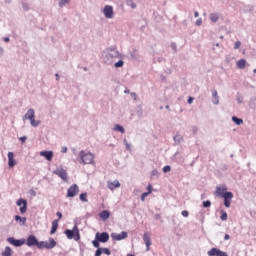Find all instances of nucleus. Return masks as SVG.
Returning a JSON list of instances; mask_svg holds the SVG:
<instances>
[{"mask_svg":"<svg viewBox=\"0 0 256 256\" xmlns=\"http://www.w3.org/2000/svg\"><path fill=\"white\" fill-rule=\"evenodd\" d=\"M94 161H95V158L93 157V153L91 152L85 153L84 150L79 152L78 154L79 163H82L83 165H92Z\"/></svg>","mask_w":256,"mask_h":256,"instance_id":"nucleus-1","label":"nucleus"},{"mask_svg":"<svg viewBox=\"0 0 256 256\" xmlns=\"http://www.w3.org/2000/svg\"><path fill=\"white\" fill-rule=\"evenodd\" d=\"M102 59L105 65H113L115 63V59H123V54H121L120 52H107Z\"/></svg>","mask_w":256,"mask_h":256,"instance_id":"nucleus-2","label":"nucleus"},{"mask_svg":"<svg viewBox=\"0 0 256 256\" xmlns=\"http://www.w3.org/2000/svg\"><path fill=\"white\" fill-rule=\"evenodd\" d=\"M64 235H66L67 239H74V241H79L81 239V234L79 233V227H77V224H75L71 230L66 229L64 231Z\"/></svg>","mask_w":256,"mask_h":256,"instance_id":"nucleus-3","label":"nucleus"},{"mask_svg":"<svg viewBox=\"0 0 256 256\" xmlns=\"http://www.w3.org/2000/svg\"><path fill=\"white\" fill-rule=\"evenodd\" d=\"M57 247V242L53 238H49V241H40L38 249H55Z\"/></svg>","mask_w":256,"mask_h":256,"instance_id":"nucleus-4","label":"nucleus"},{"mask_svg":"<svg viewBox=\"0 0 256 256\" xmlns=\"http://www.w3.org/2000/svg\"><path fill=\"white\" fill-rule=\"evenodd\" d=\"M221 199H224L225 207H231V201L233 200V193H217L216 194Z\"/></svg>","mask_w":256,"mask_h":256,"instance_id":"nucleus-5","label":"nucleus"},{"mask_svg":"<svg viewBox=\"0 0 256 256\" xmlns=\"http://www.w3.org/2000/svg\"><path fill=\"white\" fill-rule=\"evenodd\" d=\"M39 239L35 235H29L25 240L27 247H37L39 249Z\"/></svg>","mask_w":256,"mask_h":256,"instance_id":"nucleus-6","label":"nucleus"},{"mask_svg":"<svg viewBox=\"0 0 256 256\" xmlns=\"http://www.w3.org/2000/svg\"><path fill=\"white\" fill-rule=\"evenodd\" d=\"M103 15L106 19H113V15H115V12L113 11V6L111 5L104 6Z\"/></svg>","mask_w":256,"mask_h":256,"instance_id":"nucleus-7","label":"nucleus"},{"mask_svg":"<svg viewBox=\"0 0 256 256\" xmlns=\"http://www.w3.org/2000/svg\"><path fill=\"white\" fill-rule=\"evenodd\" d=\"M7 242L10 243V245H13L14 247H22V245H25V239H15L14 237L7 238Z\"/></svg>","mask_w":256,"mask_h":256,"instance_id":"nucleus-8","label":"nucleus"},{"mask_svg":"<svg viewBox=\"0 0 256 256\" xmlns=\"http://www.w3.org/2000/svg\"><path fill=\"white\" fill-rule=\"evenodd\" d=\"M208 256H229V254H227V252H223L221 249L219 248H211L208 252H207Z\"/></svg>","mask_w":256,"mask_h":256,"instance_id":"nucleus-9","label":"nucleus"},{"mask_svg":"<svg viewBox=\"0 0 256 256\" xmlns=\"http://www.w3.org/2000/svg\"><path fill=\"white\" fill-rule=\"evenodd\" d=\"M16 205L20 207V213L24 215V213H27V200L20 198L17 200Z\"/></svg>","mask_w":256,"mask_h":256,"instance_id":"nucleus-10","label":"nucleus"},{"mask_svg":"<svg viewBox=\"0 0 256 256\" xmlns=\"http://www.w3.org/2000/svg\"><path fill=\"white\" fill-rule=\"evenodd\" d=\"M53 173L54 175H57L58 177H60L62 181H67V171L62 167L56 168V170H54Z\"/></svg>","mask_w":256,"mask_h":256,"instance_id":"nucleus-11","label":"nucleus"},{"mask_svg":"<svg viewBox=\"0 0 256 256\" xmlns=\"http://www.w3.org/2000/svg\"><path fill=\"white\" fill-rule=\"evenodd\" d=\"M127 232L122 231L120 234H117L115 232L111 233V238L113 241H123V239H127Z\"/></svg>","mask_w":256,"mask_h":256,"instance_id":"nucleus-12","label":"nucleus"},{"mask_svg":"<svg viewBox=\"0 0 256 256\" xmlns=\"http://www.w3.org/2000/svg\"><path fill=\"white\" fill-rule=\"evenodd\" d=\"M95 237L100 243H107V241H109V234L107 232H98L96 233Z\"/></svg>","mask_w":256,"mask_h":256,"instance_id":"nucleus-13","label":"nucleus"},{"mask_svg":"<svg viewBox=\"0 0 256 256\" xmlns=\"http://www.w3.org/2000/svg\"><path fill=\"white\" fill-rule=\"evenodd\" d=\"M17 165V161H15V154L13 152H8V167L13 169Z\"/></svg>","mask_w":256,"mask_h":256,"instance_id":"nucleus-14","label":"nucleus"},{"mask_svg":"<svg viewBox=\"0 0 256 256\" xmlns=\"http://www.w3.org/2000/svg\"><path fill=\"white\" fill-rule=\"evenodd\" d=\"M143 241L146 245V251H150V249H151V236L149 235V232L144 233Z\"/></svg>","mask_w":256,"mask_h":256,"instance_id":"nucleus-15","label":"nucleus"},{"mask_svg":"<svg viewBox=\"0 0 256 256\" xmlns=\"http://www.w3.org/2000/svg\"><path fill=\"white\" fill-rule=\"evenodd\" d=\"M41 157H45L48 161H53V151L44 150L40 152Z\"/></svg>","mask_w":256,"mask_h":256,"instance_id":"nucleus-16","label":"nucleus"},{"mask_svg":"<svg viewBox=\"0 0 256 256\" xmlns=\"http://www.w3.org/2000/svg\"><path fill=\"white\" fill-rule=\"evenodd\" d=\"M23 119H28L29 121H33V119H35V110L33 108H30L24 115Z\"/></svg>","mask_w":256,"mask_h":256,"instance_id":"nucleus-17","label":"nucleus"},{"mask_svg":"<svg viewBox=\"0 0 256 256\" xmlns=\"http://www.w3.org/2000/svg\"><path fill=\"white\" fill-rule=\"evenodd\" d=\"M212 103L213 105H219V94L216 89L212 90Z\"/></svg>","mask_w":256,"mask_h":256,"instance_id":"nucleus-18","label":"nucleus"},{"mask_svg":"<svg viewBox=\"0 0 256 256\" xmlns=\"http://www.w3.org/2000/svg\"><path fill=\"white\" fill-rule=\"evenodd\" d=\"M58 228H59V220H53L52 227L50 230V235H55V233H57Z\"/></svg>","mask_w":256,"mask_h":256,"instance_id":"nucleus-19","label":"nucleus"},{"mask_svg":"<svg viewBox=\"0 0 256 256\" xmlns=\"http://www.w3.org/2000/svg\"><path fill=\"white\" fill-rule=\"evenodd\" d=\"M99 217L100 219H102V221H107V219L111 217V213L109 212V210H104L100 212Z\"/></svg>","mask_w":256,"mask_h":256,"instance_id":"nucleus-20","label":"nucleus"},{"mask_svg":"<svg viewBox=\"0 0 256 256\" xmlns=\"http://www.w3.org/2000/svg\"><path fill=\"white\" fill-rule=\"evenodd\" d=\"M174 142H175V145H181V143H183V141H185V139L183 138V135L181 134H176L174 137Z\"/></svg>","mask_w":256,"mask_h":256,"instance_id":"nucleus-21","label":"nucleus"},{"mask_svg":"<svg viewBox=\"0 0 256 256\" xmlns=\"http://www.w3.org/2000/svg\"><path fill=\"white\" fill-rule=\"evenodd\" d=\"M215 193H231L230 191H227V186L225 184L217 186Z\"/></svg>","mask_w":256,"mask_h":256,"instance_id":"nucleus-22","label":"nucleus"},{"mask_svg":"<svg viewBox=\"0 0 256 256\" xmlns=\"http://www.w3.org/2000/svg\"><path fill=\"white\" fill-rule=\"evenodd\" d=\"M15 221H17V222L19 223V225L25 226L26 223H27V218L21 217V216H19V215H16V216H15Z\"/></svg>","mask_w":256,"mask_h":256,"instance_id":"nucleus-23","label":"nucleus"},{"mask_svg":"<svg viewBox=\"0 0 256 256\" xmlns=\"http://www.w3.org/2000/svg\"><path fill=\"white\" fill-rule=\"evenodd\" d=\"M67 193H79V186L77 184H73L68 188Z\"/></svg>","mask_w":256,"mask_h":256,"instance_id":"nucleus-24","label":"nucleus"},{"mask_svg":"<svg viewBox=\"0 0 256 256\" xmlns=\"http://www.w3.org/2000/svg\"><path fill=\"white\" fill-rule=\"evenodd\" d=\"M2 256H11L13 255V250L11 249V247L6 246L4 251L1 253Z\"/></svg>","mask_w":256,"mask_h":256,"instance_id":"nucleus-25","label":"nucleus"},{"mask_svg":"<svg viewBox=\"0 0 256 256\" xmlns=\"http://www.w3.org/2000/svg\"><path fill=\"white\" fill-rule=\"evenodd\" d=\"M109 189L113 191V189H117V187H121V183L118 180H114L112 183L108 184Z\"/></svg>","mask_w":256,"mask_h":256,"instance_id":"nucleus-26","label":"nucleus"},{"mask_svg":"<svg viewBox=\"0 0 256 256\" xmlns=\"http://www.w3.org/2000/svg\"><path fill=\"white\" fill-rule=\"evenodd\" d=\"M246 64H247V61L245 59H240L236 63L238 69H245Z\"/></svg>","mask_w":256,"mask_h":256,"instance_id":"nucleus-27","label":"nucleus"},{"mask_svg":"<svg viewBox=\"0 0 256 256\" xmlns=\"http://www.w3.org/2000/svg\"><path fill=\"white\" fill-rule=\"evenodd\" d=\"M117 62L114 63L115 69H121L125 65V61H123V58H119Z\"/></svg>","mask_w":256,"mask_h":256,"instance_id":"nucleus-28","label":"nucleus"},{"mask_svg":"<svg viewBox=\"0 0 256 256\" xmlns=\"http://www.w3.org/2000/svg\"><path fill=\"white\" fill-rule=\"evenodd\" d=\"M113 129L119 133H125V128L120 124H115Z\"/></svg>","mask_w":256,"mask_h":256,"instance_id":"nucleus-29","label":"nucleus"},{"mask_svg":"<svg viewBox=\"0 0 256 256\" xmlns=\"http://www.w3.org/2000/svg\"><path fill=\"white\" fill-rule=\"evenodd\" d=\"M210 21H212V23H217V21H219V14L211 13L210 14Z\"/></svg>","mask_w":256,"mask_h":256,"instance_id":"nucleus-30","label":"nucleus"},{"mask_svg":"<svg viewBox=\"0 0 256 256\" xmlns=\"http://www.w3.org/2000/svg\"><path fill=\"white\" fill-rule=\"evenodd\" d=\"M232 121H233V123H235V125H243V119H241L237 116H233Z\"/></svg>","mask_w":256,"mask_h":256,"instance_id":"nucleus-31","label":"nucleus"},{"mask_svg":"<svg viewBox=\"0 0 256 256\" xmlns=\"http://www.w3.org/2000/svg\"><path fill=\"white\" fill-rule=\"evenodd\" d=\"M126 5L131 7V9H137V4H135L133 0H126Z\"/></svg>","mask_w":256,"mask_h":256,"instance_id":"nucleus-32","label":"nucleus"},{"mask_svg":"<svg viewBox=\"0 0 256 256\" xmlns=\"http://www.w3.org/2000/svg\"><path fill=\"white\" fill-rule=\"evenodd\" d=\"M30 125L32 127H39L41 125V121L35 120V118H34V119L30 120Z\"/></svg>","mask_w":256,"mask_h":256,"instance_id":"nucleus-33","label":"nucleus"},{"mask_svg":"<svg viewBox=\"0 0 256 256\" xmlns=\"http://www.w3.org/2000/svg\"><path fill=\"white\" fill-rule=\"evenodd\" d=\"M151 179H159V171H157V170H152L151 171Z\"/></svg>","mask_w":256,"mask_h":256,"instance_id":"nucleus-34","label":"nucleus"},{"mask_svg":"<svg viewBox=\"0 0 256 256\" xmlns=\"http://www.w3.org/2000/svg\"><path fill=\"white\" fill-rule=\"evenodd\" d=\"M99 243H101V242H100L96 237H95V239L92 241V245H93V247H95L96 249H101Z\"/></svg>","mask_w":256,"mask_h":256,"instance_id":"nucleus-35","label":"nucleus"},{"mask_svg":"<svg viewBox=\"0 0 256 256\" xmlns=\"http://www.w3.org/2000/svg\"><path fill=\"white\" fill-rule=\"evenodd\" d=\"M69 3H71V0H60L59 7H65V5H69Z\"/></svg>","mask_w":256,"mask_h":256,"instance_id":"nucleus-36","label":"nucleus"},{"mask_svg":"<svg viewBox=\"0 0 256 256\" xmlns=\"http://www.w3.org/2000/svg\"><path fill=\"white\" fill-rule=\"evenodd\" d=\"M107 51H108V53H119V50H117V47H115V46H111V47H109V48H107Z\"/></svg>","mask_w":256,"mask_h":256,"instance_id":"nucleus-37","label":"nucleus"},{"mask_svg":"<svg viewBox=\"0 0 256 256\" xmlns=\"http://www.w3.org/2000/svg\"><path fill=\"white\" fill-rule=\"evenodd\" d=\"M221 221H227V213L225 210H221V216H220Z\"/></svg>","mask_w":256,"mask_h":256,"instance_id":"nucleus-38","label":"nucleus"},{"mask_svg":"<svg viewBox=\"0 0 256 256\" xmlns=\"http://www.w3.org/2000/svg\"><path fill=\"white\" fill-rule=\"evenodd\" d=\"M80 201H83V203H87V193L80 194Z\"/></svg>","mask_w":256,"mask_h":256,"instance_id":"nucleus-39","label":"nucleus"},{"mask_svg":"<svg viewBox=\"0 0 256 256\" xmlns=\"http://www.w3.org/2000/svg\"><path fill=\"white\" fill-rule=\"evenodd\" d=\"M123 143H124L127 151H131V144H129V142H127L126 138L123 139Z\"/></svg>","mask_w":256,"mask_h":256,"instance_id":"nucleus-40","label":"nucleus"},{"mask_svg":"<svg viewBox=\"0 0 256 256\" xmlns=\"http://www.w3.org/2000/svg\"><path fill=\"white\" fill-rule=\"evenodd\" d=\"M22 9H24V11H29L30 6L27 2H23L22 3Z\"/></svg>","mask_w":256,"mask_h":256,"instance_id":"nucleus-41","label":"nucleus"},{"mask_svg":"<svg viewBox=\"0 0 256 256\" xmlns=\"http://www.w3.org/2000/svg\"><path fill=\"white\" fill-rule=\"evenodd\" d=\"M203 207H204L205 209L211 207V202H210L209 200L203 201Z\"/></svg>","mask_w":256,"mask_h":256,"instance_id":"nucleus-42","label":"nucleus"},{"mask_svg":"<svg viewBox=\"0 0 256 256\" xmlns=\"http://www.w3.org/2000/svg\"><path fill=\"white\" fill-rule=\"evenodd\" d=\"M195 25L197 27H201V25H203V19L202 18L197 19L196 22H195Z\"/></svg>","mask_w":256,"mask_h":256,"instance_id":"nucleus-43","label":"nucleus"},{"mask_svg":"<svg viewBox=\"0 0 256 256\" xmlns=\"http://www.w3.org/2000/svg\"><path fill=\"white\" fill-rule=\"evenodd\" d=\"M102 253H104V255H111V250H109V248H102Z\"/></svg>","mask_w":256,"mask_h":256,"instance_id":"nucleus-44","label":"nucleus"},{"mask_svg":"<svg viewBox=\"0 0 256 256\" xmlns=\"http://www.w3.org/2000/svg\"><path fill=\"white\" fill-rule=\"evenodd\" d=\"M103 255V250L102 248H97L96 252H95V256H101Z\"/></svg>","mask_w":256,"mask_h":256,"instance_id":"nucleus-45","label":"nucleus"},{"mask_svg":"<svg viewBox=\"0 0 256 256\" xmlns=\"http://www.w3.org/2000/svg\"><path fill=\"white\" fill-rule=\"evenodd\" d=\"M169 171H171V166L166 165L163 167V173H169Z\"/></svg>","mask_w":256,"mask_h":256,"instance_id":"nucleus-46","label":"nucleus"},{"mask_svg":"<svg viewBox=\"0 0 256 256\" xmlns=\"http://www.w3.org/2000/svg\"><path fill=\"white\" fill-rule=\"evenodd\" d=\"M170 47H171V50H172V51L177 52V44H176L175 42H172L171 45H170Z\"/></svg>","mask_w":256,"mask_h":256,"instance_id":"nucleus-47","label":"nucleus"},{"mask_svg":"<svg viewBox=\"0 0 256 256\" xmlns=\"http://www.w3.org/2000/svg\"><path fill=\"white\" fill-rule=\"evenodd\" d=\"M241 47V41H236L234 44V49H239Z\"/></svg>","mask_w":256,"mask_h":256,"instance_id":"nucleus-48","label":"nucleus"},{"mask_svg":"<svg viewBox=\"0 0 256 256\" xmlns=\"http://www.w3.org/2000/svg\"><path fill=\"white\" fill-rule=\"evenodd\" d=\"M182 217H189V211L184 210L181 212Z\"/></svg>","mask_w":256,"mask_h":256,"instance_id":"nucleus-49","label":"nucleus"},{"mask_svg":"<svg viewBox=\"0 0 256 256\" xmlns=\"http://www.w3.org/2000/svg\"><path fill=\"white\" fill-rule=\"evenodd\" d=\"M76 195H77V193H67L66 197L72 199Z\"/></svg>","mask_w":256,"mask_h":256,"instance_id":"nucleus-50","label":"nucleus"},{"mask_svg":"<svg viewBox=\"0 0 256 256\" xmlns=\"http://www.w3.org/2000/svg\"><path fill=\"white\" fill-rule=\"evenodd\" d=\"M149 193H142L141 201H145V198L148 197Z\"/></svg>","mask_w":256,"mask_h":256,"instance_id":"nucleus-51","label":"nucleus"},{"mask_svg":"<svg viewBox=\"0 0 256 256\" xmlns=\"http://www.w3.org/2000/svg\"><path fill=\"white\" fill-rule=\"evenodd\" d=\"M147 191H148V193H152L153 192V186L151 184H149L147 186Z\"/></svg>","mask_w":256,"mask_h":256,"instance_id":"nucleus-52","label":"nucleus"},{"mask_svg":"<svg viewBox=\"0 0 256 256\" xmlns=\"http://www.w3.org/2000/svg\"><path fill=\"white\" fill-rule=\"evenodd\" d=\"M19 140L21 141V143H25V141H27V136H22L19 138Z\"/></svg>","mask_w":256,"mask_h":256,"instance_id":"nucleus-53","label":"nucleus"},{"mask_svg":"<svg viewBox=\"0 0 256 256\" xmlns=\"http://www.w3.org/2000/svg\"><path fill=\"white\" fill-rule=\"evenodd\" d=\"M236 101L241 105V103H243V98L237 96Z\"/></svg>","mask_w":256,"mask_h":256,"instance_id":"nucleus-54","label":"nucleus"},{"mask_svg":"<svg viewBox=\"0 0 256 256\" xmlns=\"http://www.w3.org/2000/svg\"><path fill=\"white\" fill-rule=\"evenodd\" d=\"M194 99H195V98H193V97H189L188 100H187V103H188L189 105H191V103H193Z\"/></svg>","mask_w":256,"mask_h":256,"instance_id":"nucleus-55","label":"nucleus"},{"mask_svg":"<svg viewBox=\"0 0 256 256\" xmlns=\"http://www.w3.org/2000/svg\"><path fill=\"white\" fill-rule=\"evenodd\" d=\"M221 169L222 171H227L229 167L227 166V164H223Z\"/></svg>","mask_w":256,"mask_h":256,"instance_id":"nucleus-56","label":"nucleus"},{"mask_svg":"<svg viewBox=\"0 0 256 256\" xmlns=\"http://www.w3.org/2000/svg\"><path fill=\"white\" fill-rule=\"evenodd\" d=\"M56 215L58 216V221L63 218V214L61 212H56Z\"/></svg>","mask_w":256,"mask_h":256,"instance_id":"nucleus-57","label":"nucleus"},{"mask_svg":"<svg viewBox=\"0 0 256 256\" xmlns=\"http://www.w3.org/2000/svg\"><path fill=\"white\" fill-rule=\"evenodd\" d=\"M229 239H231V236H229V234H226L224 236V241H229Z\"/></svg>","mask_w":256,"mask_h":256,"instance_id":"nucleus-58","label":"nucleus"},{"mask_svg":"<svg viewBox=\"0 0 256 256\" xmlns=\"http://www.w3.org/2000/svg\"><path fill=\"white\" fill-rule=\"evenodd\" d=\"M61 152H62V153H67V147H66V146H63Z\"/></svg>","mask_w":256,"mask_h":256,"instance_id":"nucleus-59","label":"nucleus"},{"mask_svg":"<svg viewBox=\"0 0 256 256\" xmlns=\"http://www.w3.org/2000/svg\"><path fill=\"white\" fill-rule=\"evenodd\" d=\"M160 79H161V81H167V77H165L164 75H161Z\"/></svg>","mask_w":256,"mask_h":256,"instance_id":"nucleus-60","label":"nucleus"},{"mask_svg":"<svg viewBox=\"0 0 256 256\" xmlns=\"http://www.w3.org/2000/svg\"><path fill=\"white\" fill-rule=\"evenodd\" d=\"M154 219H156V220H159V219H161V215H159V214H156V215L154 216Z\"/></svg>","mask_w":256,"mask_h":256,"instance_id":"nucleus-61","label":"nucleus"},{"mask_svg":"<svg viewBox=\"0 0 256 256\" xmlns=\"http://www.w3.org/2000/svg\"><path fill=\"white\" fill-rule=\"evenodd\" d=\"M3 53H4L3 47H0V57H3Z\"/></svg>","mask_w":256,"mask_h":256,"instance_id":"nucleus-62","label":"nucleus"},{"mask_svg":"<svg viewBox=\"0 0 256 256\" xmlns=\"http://www.w3.org/2000/svg\"><path fill=\"white\" fill-rule=\"evenodd\" d=\"M137 113H138V115H139L140 117H142V115H143V110H140V111H138Z\"/></svg>","mask_w":256,"mask_h":256,"instance_id":"nucleus-63","label":"nucleus"},{"mask_svg":"<svg viewBox=\"0 0 256 256\" xmlns=\"http://www.w3.org/2000/svg\"><path fill=\"white\" fill-rule=\"evenodd\" d=\"M194 17H199V13L197 11L194 12Z\"/></svg>","mask_w":256,"mask_h":256,"instance_id":"nucleus-64","label":"nucleus"}]
</instances>
